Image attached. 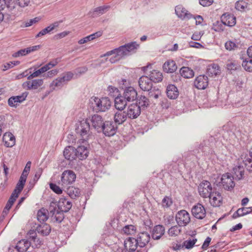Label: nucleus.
<instances>
[{"label": "nucleus", "mask_w": 252, "mask_h": 252, "mask_svg": "<svg viewBox=\"0 0 252 252\" xmlns=\"http://www.w3.org/2000/svg\"><path fill=\"white\" fill-rule=\"evenodd\" d=\"M72 207V202L66 198H60L58 205L51 202L49 206V214L53 222L60 223L64 219L63 212H67Z\"/></svg>", "instance_id": "1"}, {"label": "nucleus", "mask_w": 252, "mask_h": 252, "mask_svg": "<svg viewBox=\"0 0 252 252\" xmlns=\"http://www.w3.org/2000/svg\"><path fill=\"white\" fill-rule=\"evenodd\" d=\"M92 107L96 112H105L110 108L111 102L108 97H93L90 99Z\"/></svg>", "instance_id": "2"}, {"label": "nucleus", "mask_w": 252, "mask_h": 252, "mask_svg": "<svg viewBox=\"0 0 252 252\" xmlns=\"http://www.w3.org/2000/svg\"><path fill=\"white\" fill-rule=\"evenodd\" d=\"M88 122L87 120H83L80 122L79 126L76 129L77 133L79 134L81 138L79 141V143L87 142L93 137L90 131L91 126Z\"/></svg>", "instance_id": "3"}, {"label": "nucleus", "mask_w": 252, "mask_h": 252, "mask_svg": "<svg viewBox=\"0 0 252 252\" xmlns=\"http://www.w3.org/2000/svg\"><path fill=\"white\" fill-rule=\"evenodd\" d=\"M76 174L70 170L64 171L61 176V186L63 189H65L68 186L72 184L75 181Z\"/></svg>", "instance_id": "4"}, {"label": "nucleus", "mask_w": 252, "mask_h": 252, "mask_svg": "<svg viewBox=\"0 0 252 252\" xmlns=\"http://www.w3.org/2000/svg\"><path fill=\"white\" fill-rule=\"evenodd\" d=\"M89 121L88 123L91 126L96 130L98 132L102 131V128L104 124L102 117L97 114H94L91 117L85 119Z\"/></svg>", "instance_id": "5"}, {"label": "nucleus", "mask_w": 252, "mask_h": 252, "mask_svg": "<svg viewBox=\"0 0 252 252\" xmlns=\"http://www.w3.org/2000/svg\"><path fill=\"white\" fill-rule=\"evenodd\" d=\"M198 190L199 195L202 197H208L213 192L211 184L209 181H203L199 184L198 187Z\"/></svg>", "instance_id": "6"}, {"label": "nucleus", "mask_w": 252, "mask_h": 252, "mask_svg": "<svg viewBox=\"0 0 252 252\" xmlns=\"http://www.w3.org/2000/svg\"><path fill=\"white\" fill-rule=\"evenodd\" d=\"M176 220L179 226H186L190 221L189 214L185 210H181L176 215Z\"/></svg>", "instance_id": "7"}, {"label": "nucleus", "mask_w": 252, "mask_h": 252, "mask_svg": "<svg viewBox=\"0 0 252 252\" xmlns=\"http://www.w3.org/2000/svg\"><path fill=\"white\" fill-rule=\"evenodd\" d=\"M221 186L224 189L231 190L235 187L233 176L230 173H225L222 175L221 178Z\"/></svg>", "instance_id": "8"}, {"label": "nucleus", "mask_w": 252, "mask_h": 252, "mask_svg": "<svg viewBox=\"0 0 252 252\" xmlns=\"http://www.w3.org/2000/svg\"><path fill=\"white\" fill-rule=\"evenodd\" d=\"M118 129L117 125L112 121H105L102 128V131L107 136H113Z\"/></svg>", "instance_id": "9"}, {"label": "nucleus", "mask_w": 252, "mask_h": 252, "mask_svg": "<svg viewBox=\"0 0 252 252\" xmlns=\"http://www.w3.org/2000/svg\"><path fill=\"white\" fill-rule=\"evenodd\" d=\"M191 213L195 218L200 220L204 218L206 214L205 207L200 203H197L192 207Z\"/></svg>", "instance_id": "10"}, {"label": "nucleus", "mask_w": 252, "mask_h": 252, "mask_svg": "<svg viewBox=\"0 0 252 252\" xmlns=\"http://www.w3.org/2000/svg\"><path fill=\"white\" fill-rule=\"evenodd\" d=\"M27 95V93H24L20 95L11 96L8 100V104L11 107L16 108L20 103L26 100Z\"/></svg>", "instance_id": "11"}, {"label": "nucleus", "mask_w": 252, "mask_h": 252, "mask_svg": "<svg viewBox=\"0 0 252 252\" xmlns=\"http://www.w3.org/2000/svg\"><path fill=\"white\" fill-rule=\"evenodd\" d=\"M126 116L131 119L137 118L141 114L140 106L136 103H133L128 106Z\"/></svg>", "instance_id": "12"}, {"label": "nucleus", "mask_w": 252, "mask_h": 252, "mask_svg": "<svg viewBox=\"0 0 252 252\" xmlns=\"http://www.w3.org/2000/svg\"><path fill=\"white\" fill-rule=\"evenodd\" d=\"M126 50L125 46L122 45L118 48L107 52L105 54L101 56V58L109 56L112 55H116L117 57H118V58L121 59L124 56L128 55Z\"/></svg>", "instance_id": "13"}, {"label": "nucleus", "mask_w": 252, "mask_h": 252, "mask_svg": "<svg viewBox=\"0 0 252 252\" xmlns=\"http://www.w3.org/2000/svg\"><path fill=\"white\" fill-rule=\"evenodd\" d=\"M124 97L128 102H132L137 98V92L132 87H126L123 94Z\"/></svg>", "instance_id": "14"}, {"label": "nucleus", "mask_w": 252, "mask_h": 252, "mask_svg": "<svg viewBox=\"0 0 252 252\" xmlns=\"http://www.w3.org/2000/svg\"><path fill=\"white\" fill-rule=\"evenodd\" d=\"M175 13L182 20L190 19L193 15L181 5H177L175 8Z\"/></svg>", "instance_id": "15"}, {"label": "nucleus", "mask_w": 252, "mask_h": 252, "mask_svg": "<svg viewBox=\"0 0 252 252\" xmlns=\"http://www.w3.org/2000/svg\"><path fill=\"white\" fill-rule=\"evenodd\" d=\"M139 86L144 91L149 92L152 90L153 83L147 76H141L138 81Z\"/></svg>", "instance_id": "16"}, {"label": "nucleus", "mask_w": 252, "mask_h": 252, "mask_svg": "<svg viewBox=\"0 0 252 252\" xmlns=\"http://www.w3.org/2000/svg\"><path fill=\"white\" fill-rule=\"evenodd\" d=\"M43 84V80L42 79H37L25 82L23 84V87L26 90H35L42 86Z\"/></svg>", "instance_id": "17"}, {"label": "nucleus", "mask_w": 252, "mask_h": 252, "mask_svg": "<svg viewBox=\"0 0 252 252\" xmlns=\"http://www.w3.org/2000/svg\"><path fill=\"white\" fill-rule=\"evenodd\" d=\"M194 85L198 89H205L208 85V79L207 76L204 75L198 76L194 80Z\"/></svg>", "instance_id": "18"}, {"label": "nucleus", "mask_w": 252, "mask_h": 252, "mask_svg": "<svg viewBox=\"0 0 252 252\" xmlns=\"http://www.w3.org/2000/svg\"><path fill=\"white\" fill-rule=\"evenodd\" d=\"M208 197H209L211 205L213 207H219L222 203V197L218 191H213Z\"/></svg>", "instance_id": "19"}, {"label": "nucleus", "mask_w": 252, "mask_h": 252, "mask_svg": "<svg viewBox=\"0 0 252 252\" xmlns=\"http://www.w3.org/2000/svg\"><path fill=\"white\" fill-rule=\"evenodd\" d=\"M138 245L135 238L129 237L124 242V247L126 251L133 252Z\"/></svg>", "instance_id": "20"}, {"label": "nucleus", "mask_w": 252, "mask_h": 252, "mask_svg": "<svg viewBox=\"0 0 252 252\" xmlns=\"http://www.w3.org/2000/svg\"><path fill=\"white\" fill-rule=\"evenodd\" d=\"M221 22L224 25L232 27L236 24V18L233 15L224 13L221 17Z\"/></svg>", "instance_id": "21"}, {"label": "nucleus", "mask_w": 252, "mask_h": 252, "mask_svg": "<svg viewBox=\"0 0 252 252\" xmlns=\"http://www.w3.org/2000/svg\"><path fill=\"white\" fill-rule=\"evenodd\" d=\"M128 118L125 111L119 110L115 113L114 116V123L117 125H121L124 123Z\"/></svg>", "instance_id": "22"}, {"label": "nucleus", "mask_w": 252, "mask_h": 252, "mask_svg": "<svg viewBox=\"0 0 252 252\" xmlns=\"http://www.w3.org/2000/svg\"><path fill=\"white\" fill-rule=\"evenodd\" d=\"M110 7L109 5H102L97 7L89 12V15L91 17L94 18L103 14L106 12Z\"/></svg>", "instance_id": "23"}, {"label": "nucleus", "mask_w": 252, "mask_h": 252, "mask_svg": "<svg viewBox=\"0 0 252 252\" xmlns=\"http://www.w3.org/2000/svg\"><path fill=\"white\" fill-rule=\"evenodd\" d=\"M150 234L148 232H146L140 233L138 234L137 239H136L138 246L141 248L145 246L150 241Z\"/></svg>", "instance_id": "24"}, {"label": "nucleus", "mask_w": 252, "mask_h": 252, "mask_svg": "<svg viewBox=\"0 0 252 252\" xmlns=\"http://www.w3.org/2000/svg\"><path fill=\"white\" fill-rule=\"evenodd\" d=\"M166 95L171 99H176L179 94L177 88L173 84H169L166 87Z\"/></svg>", "instance_id": "25"}, {"label": "nucleus", "mask_w": 252, "mask_h": 252, "mask_svg": "<svg viewBox=\"0 0 252 252\" xmlns=\"http://www.w3.org/2000/svg\"><path fill=\"white\" fill-rule=\"evenodd\" d=\"M75 150L76 157L80 160H84L88 157L89 150L85 145L78 146Z\"/></svg>", "instance_id": "26"}, {"label": "nucleus", "mask_w": 252, "mask_h": 252, "mask_svg": "<svg viewBox=\"0 0 252 252\" xmlns=\"http://www.w3.org/2000/svg\"><path fill=\"white\" fill-rule=\"evenodd\" d=\"M115 108L119 110H124L128 102L124 97L120 94L116 96L114 99Z\"/></svg>", "instance_id": "27"}, {"label": "nucleus", "mask_w": 252, "mask_h": 252, "mask_svg": "<svg viewBox=\"0 0 252 252\" xmlns=\"http://www.w3.org/2000/svg\"><path fill=\"white\" fill-rule=\"evenodd\" d=\"M63 156L68 160L75 159L77 158L75 148L72 146L66 147L63 151Z\"/></svg>", "instance_id": "28"}, {"label": "nucleus", "mask_w": 252, "mask_h": 252, "mask_svg": "<svg viewBox=\"0 0 252 252\" xmlns=\"http://www.w3.org/2000/svg\"><path fill=\"white\" fill-rule=\"evenodd\" d=\"M2 141L7 147H12L15 144V138L11 132H5L3 135Z\"/></svg>", "instance_id": "29"}, {"label": "nucleus", "mask_w": 252, "mask_h": 252, "mask_svg": "<svg viewBox=\"0 0 252 252\" xmlns=\"http://www.w3.org/2000/svg\"><path fill=\"white\" fill-rule=\"evenodd\" d=\"M177 69L175 62L173 60L166 62L163 65V70L167 73H173Z\"/></svg>", "instance_id": "30"}, {"label": "nucleus", "mask_w": 252, "mask_h": 252, "mask_svg": "<svg viewBox=\"0 0 252 252\" xmlns=\"http://www.w3.org/2000/svg\"><path fill=\"white\" fill-rule=\"evenodd\" d=\"M31 244L27 240H21L19 241L15 246V249L18 252H24L27 251Z\"/></svg>", "instance_id": "31"}, {"label": "nucleus", "mask_w": 252, "mask_h": 252, "mask_svg": "<svg viewBox=\"0 0 252 252\" xmlns=\"http://www.w3.org/2000/svg\"><path fill=\"white\" fill-rule=\"evenodd\" d=\"M65 84V82L61 76L52 82L50 85V88L51 91H53L56 89H61Z\"/></svg>", "instance_id": "32"}, {"label": "nucleus", "mask_w": 252, "mask_h": 252, "mask_svg": "<svg viewBox=\"0 0 252 252\" xmlns=\"http://www.w3.org/2000/svg\"><path fill=\"white\" fill-rule=\"evenodd\" d=\"M164 228L162 225H158L153 230L152 238L154 240H158L164 233Z\"/></svg>", "instance_id": "33"}, {"label": "nucleus", "mask_w": 252, "mask_h": 252, "mask_svg": "<svg viewBox=\"0 0 252 252\" xmlns=\"http://www.w3.org/2000/svg\"><path fill=\"white\" fill-rule=\"evenodd\" d=\"M241 159L245 166L247 167L248 170L252 172V157L250 155L243 154L241 156Z\"/></svg>", "instance_id": "34"}, {"label": "nucleus", "mask_w": 252, "mask_h": 252, "mask_svg": "<svg viewBox=\"0 0 252 252\" xmlns=\"http://www.w3.org/2000/svg\"><path fill=\"white\" fill-rule=\"evenodd\" d=\"M149 78L152 82L158 83L162 80V73L157 70H153L150 72Z\"/></svg>", "instance_id": "35"}, {"label": "nucleus", "mask_w": 252, "mask_h": 252, "mask_svg": "<svg viewBox=\"0 0 252 252\" xmlns=\"http://www.w3.org/2000/svg\"><path fill=\"white\" fill-rule=\"evenodd\" d=\"M36 231L43 236H47L51 231V227L47 223H42L37 227Z\"/></svg>", "instance_id": "36"}, {"label": "nucleus", "mask_w": 252, "mask_h": 252, "mask_svg": "<svg viewBox=\"0 0 252 252\" xmlns=\"http://www.w3.org/2000/svg\"><path fill=\"white\" fill-rule=\"evenodd\" d=\"M67 194L73 199L76 198L80 195V190L79 189L75 188L73 186H68L64 190Z\"/></svg>", "instance_id": "37"}, {"label": "nucleus", "mask_w": 252, "mask_h": 252, "mask_svg": "<svg viewBox=\"0 0 252 252\" xmlns=\"http://www.w3.org/2000/svg\"><path fill=\"white\" fill-rule=\"evenodd\" d=\"M49 213V209L48 210L43 208L39 210L37 214V219L40 222H44L46 221L49 217L51 218Z\"/></svg>", "instance_id": "38"}, {"label": "nucleus", "mask_w": 252, "mask_h": 252, "mask_svg": "<svg viewBox=\"0 0 252 252\" xmlns=\"http://www.w3.org/2000/svg\"><path fill=\"white\" fill-rule=\"evenodd\" d=\"M37 231L34 230H30L28 234L27 237L29 239V242L32 243H34L35 245H39L41 243L40 240L37 238L36 234Z\"/></svg>", "instance_id": "39"}, {"label": "nucleus", "mask_w": 252, "mask_h": 252, "mask_svg": "<svg viewBox=\"0 0 252 252\" xmlns=\"http://www.w3.org/2000/svg\"><path fill=\"white\" fill-rule=\"evenodd\" d=\"M209 76H216L220 73V67L217 64H212L208 66L207 71Z\"/></svg>", "instance_id": "40"}, {"label": "nucleus", "mask_w": 252, "mask_h": 252, "mask_svg": "<svg viewBox=\"0 0 252 252\" xmlns=\"http://www.w3.org/2000/svg\"><path fill=\"white\" fill-rule=\"evenodd\" d=\"M180 73L185 78H190L194 76V72L188 67H182L180 70Z\"/></svg>", "instance_id": "41"}, {"label": "nucleus", "mask_w": 252, "mask_h": 252, "mask_svg": "<svg viewBox=\"0 0 252 252\" xmlns=\"http://www.w3.org/2000/svg\"><path fill=\"white\" fill-rule=\"evenodd\" d=\"M248 207H242L238 209L233 214L232 217L234 219H236L240 217H242L246 215L249 214L250 212L249 211Z\"/></svg>", "instance_id": "42"}, {"label": "nucleus", "mask_w": 252, "mask_h": 252, "mask_svg": "<svg viewBox=\"0 0 252 252\" xmlns=\"http://www.w3.org/2000/svg\"><path fill=\"white\" fill-rule=\"evenodd\" d=\"M234 173L238 180L243 178L244 174V169L243 166L239 165L235 167L233 169Z\"/></svg>", "instance_id": "43"}, {"label": "nucleus", "mask_w": 252, "mask_h": 252, "mask_svg": "<svg viewBox=\"0 0 252 252\" xmlns=\"http://www.w3.org/2000/svg\"><path fill=\"white\" fill-rule=\"evenodd\" d=\"M180 227V226H179V225H175L170 228L168 231L169 236L171 237H175L178 235L181 231V229Z\"/></svg>", "instance_id": "44"}, {"label": "nucleus", "mask_w": 252, "mask_h": 252, "mask_svg": "<svg viewBox=\"0 0 252 252\" xmlns=\"http://www.w3.org/2000/svg\"><path fill=\"white\" fill-rule=\"evenodd\" d=\"M107 91L108 92V94L113 97L115 98L120 94L118 89L112 86H109L107 87Z\"/></svg>", "instance_id": "45"}, {"label": "nucleus", "mask_w": 252, "mask_h": 252, "mask_svg": "<svg viewBox=\"0 0 252 252\" xmlns=\"http://www.w3.org/2000/svg\"><path fill=\"white\" fill-rule=\"evenodd\" d=\"M240 67V64L235 61H228L226 64V67L230 71L236 70Z\"/></svg>", "instance_id": "46"}, {"label": "nucleus", "mask_w": 252, "mask_h": 252, "mask_svg": "<svg viewBox=\"0 0 252 252\" xmlns=\"http://www.w3.org/2000/svg\"><path fill=\"white\" fill-rule=\"evenodd\" d=\"M242 66L245 70L248 72H252V59H246L243 62Z\"/></svg>", "instance_id": "47"}, {"label": "nucleus", "mask_w": 252, "mask_h": 252, "mask_svg": "<svg viewBox=\"0 0 252 252\" xmlns=\"http://www.w3.org/2000/svg\"><path fill=\"white\" fill-rule=\"evenodd\" d=\"M123 231L125 234L127 235H132L135 233L136 228L134 225H128L125 226L123 228Z\"/></svg>", "instance_id": "48"}, {"label": "nucleus", "mask_w": 252, "mask_h": 252, "mask_svg": "<svg viewBox=\"0 0 252 252\" xmlns=\"http://www.w3.org/2000/svg\"><path fill=\"white\" fill-rule=\"evenodd\" d=\"M124 46H125V48L127 49V52L128 54L130 52L136 49L139 47V45L137 44L136 42H131L127 44H126L125 45H124Z\"/></svg>", "instance_id": "49"}, {"label": "nucleus", "mask_w": 252, "mask_h": 252, "mask_svg": "<svg viewBox=\"0 0 252 252\" xmlns=\"http://www.w3.org/2000/svg\"><path fill=\"white\" fill-rule=\"evenodd\" d=\"M53 32V31L51 30L50 27L48 26L45 28L40 31L35 36L36 38L41 37L45 35L46 34H50Z\"/></svg>", "instance_id": "50"}, {"label": "nucleus", "mask_w": 252, "mask_h": 252, "mask_svg": "<svg viewBox=\"0 0 252 252\" xmlns=\"http://www.w3.org/2000/svg\"><path fill=\"white\" fill-rule=\"evenodd\" d=\"M50 188L54 192L58 194H61L63 190L65 189H63V186L61 188L54 183H51L50 184Z\"/></svg>", "instance_id": "51"}, {"label": "nucleus", "mask_w": 252, "mask_h": 252, "mask_svg": "<svg viewBox=\"0 0 252 252\" xmlns=\"http://www.w3.org/2000/svg\"><path fill=\"white\" fill-rule=\"evenodd\" d=\"M197 239L196 238L187 240L184 242V246L186 249H190L193 247Z\"/></svg>", "instance_id": "52"}, {"label": "nucleus", "mask_w": 252, "mask_h": 252, "mask_svg": "<svg viewBox=\"0 0 252 252\" xmlns=\"http://www.w3.org/2000/svg\"><path fill=\"white\" fill-rule=\"evenodd\" d=\"M73 75L74 74L72 72L68 71L63 73L61 76L65 83H67L72 79Z\"/></svg>", "instance_id": "53"}, {"label": "nucleus", "mask_w": 252, "mask_h": 252, "mask_svg": "<svg viewBox=\"0 0 252 252\" xmlns=\"http://www.w3.org/2000/svg\"><path fill=\"white\" fill-rule=\"evenodd\" d=\"M19 61H13L7 63L3 65V68H2V70L5 71L9 68L13 67L14 66L19 64Z\"/></svg>", "instance_id": "54"}, {"label": "nucleus", "mask_w": 252, "mask_h": 252, "mask_svg": "<svg viewBox=\"0 0 252 252\" xmlns=\"http://www.w3.org/2000/svg\"><path fill=\"white\" fill-rule=\"evenodd\" d=\"M42 173V169L41 168H38L35 173L33 179V183L32 187H33L35 184L37 182L38 179L40 178Z\"/></svg>", "instance_id": "55"}, {"label": "nucleus", "mask_w": 252, "mask_h": 252, "mask_svg": "<svg viewBox=\"0 0 252 252\" xmlns=\"http://www.w3.org/2000/svg\"><path fill=\"white\" fill-rule=\"evenodd\" d=\"M30 51V50H29V51ZM28 54H29V51H28V49L27 48L20 50L18 51L15 52V53H14L13 54V56L14 57H18L20 56H25Z\"/></svg>", "instance_id": "56"}, {"label": "nucleus", "mask_w": 252, "mask_h": 252, "mask_svg": "<svg viewBox=\"0 0 252 252\" xmlns=\"http://www.w3.org/2000/svg\"><path fill=\"white\" fill-rule=\"evenodd\" d=\"M172 204V201L171 198L165 196L162 201V205L164 207L168 208Z\"/></svg>", "instance_id": "57"}, {"label": "nucleus", "mask_w": 252, "mask_h": 252, "mask_svg": "<svg viewBox=\"0 0 252 252\" xmlns=\"http://www.w3.org/2000/svg\"><path fill=\"white\" fill-rule=\"evenodd\" d=\"M246 7L247 3L243 1H239L236 2L235 8L238 10H244Z\"/></svg>", "instance_id": "58"}, {"label": "nucleus", "mask_w": 252, "mask_h": 252, "mask_svg": "<svg viewBox=\"0 0 252 252\" xmlns=\"http://www.w3.org/2000/svg\"><path fill=\"white\" fill-rule=\"evenodd\" d=\"M225 47L227 50L230 51L232 50H234L236 48H237V45L235 43L231 41H227L225 43Z\"/></svg>", "instance_id": "59"}, {"label": "nucleus", "mask_w": 252, "mask_h": 252, "mask_svg": "<svg viewBox=\"0 0 252 252\" xmlns=\"http://www.w3.org/2000/svg\"><path fill=\"white\" fill-rule=\"evenodd\" d=\"M59 72V70L55 69L48 71L44 75V77L46 78H52L57 75Z\"/></svg>", "instance_id": "60"}, {"label": "nucleus", "mask_w": 252, "mask_h": 252, "mask_svg": "<svg viewBox=\"0 0 252 252\" xmlns=\"http://www.w3.org/2000/svg\"><path fill=\"white\" fill-rule=\"evenodd\" d=\"M139 105L141 106H146L148 105V100L146 96L141 95L138 99Z\"/></svg>", "instance_id": "61"}, {"label": "nucleus", "mask_w": 252, "mask_h": 252, "mask_svg": "<svg viewBox=\"0 0 252 252\" xmlns=\"http://www.w3.org/2000/svg\"><path fill=\"white\" fill-rule=\"evenodd\" d=\"M203 32H196L193 33L191 36V39L193 40L198 41L200 40L202 36L203 35Z\"/></svg>", "instance_id": "62"}, {"label": "nucleus", "mask_w": 252, "mask_h": 252, "mask_svg": "<svg viewBox=\"0 0 252 252\" xmlns=\"http://www.w3.org/2000/svg\"><path fill=\"white\" fill-rule=\"evenodd\" d=\"M87 70L88 68L86 66H82L77 68L75 70V73L76 75H80L86 73L87 71Z\"/></svg>", "instance_id": "63"}, {"label": "nucleus", "mask_w": 252, "mask_h": 252, "mask_svg": "<svg viewBox=\"0 0 252 252\" xmlns=\"http://www.w3.org/2000/svg\"><path fill=\"white\" fill-rule=\"evenodd\" d=\"M16 3L21 7H24L28 5L30 0H16Z\"/></svg>", "instance_id": "64"}]
</instances>
